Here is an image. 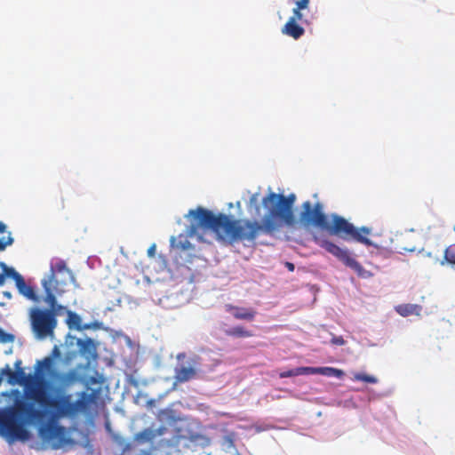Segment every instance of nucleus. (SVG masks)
<instances>
[{"instance_id": "obj_1", "label": "nucleus", "mask_w": 455, "mask_h": 455, "mask_svg": "<svg viewBox=\"0 0 455 455\" xmlns=\"http://www.w3.org/2000/svg\"><path fill=\"white\" fill-rule=\"evenodd\" d=\"M296 196L269 192L262 199L263 206L267 209V214L262 222L251 220H233L224 213L215 215L210 210L197 207L189 211L191 216L190 225L188 228L189 236L200 235V229H209L214 232L217 237L230 244L238 241H254L261 233L273 235L278 230L282 223L287 227H294L297 223L293 205Z\"/></svg>"}, {"instance_id": "obj_2", "label": "nucleus", "mask_w": 455, "mask_h": 455, "mask_svg": "<svg viewBox=\"0 0 455 455\" xmlns=\"http://www.w3.org/2000/svg\"><path fill=\"white\" fill-rule=\"evenodd\" d=\"M301 208L300 220L305 225L318 227L330 235L347 242L355 241L367 246L372 245V242L368 238V235L371 234V228L368 227L355 228L344 217L336 213L331 215V221L330 222L327 215L323 212L321 203H316L312 207V204L306 201L302 204Z\"/></svg>"}, {"instance_id": "obj_3", "label": "nucleus", "mask_w": 455, "mask_h": 455, "mask_svg": "<svg viewBox=\"0 0 455 455\" xmlns=\"http://www.w3.org/2000/svg\"><path fill=\"white\" fill-rule=\"evenodd\" d=\"M43 414L31 403L17 398L13 405L0 410V436L9 443L28 440L29 432L27 427L42 418Z\"/></svg>"}, {"instance_id": "obj_4", "label": "nucleus", "mask_w": 455, "mask_h": 455, "mask_svg": "<svg viewBox=\"0 0 455 455\" xmlns=\"http://www.w3.org/2000/svg\"><path fill=\"white\" fill-rule=\"evenodd\" d=\"M28 397L40 406L49 411L53 419H59L66 416H74L80 411L89 409L93 395L82 392L80 397L72 401V395L68 394H59L51 396L44 388L35 387L29 391Z\"/></svg>"}, {"instance_id": "obj_5", "label": "nucleus", "mask_w": 455, "mask_h": 455, "mask_svg": "<svg viewBox=\"0 0 455 455\" xmlns=\"http://www.w3.org/2000/svg\"><path fill=\"white\" fill-rule=\"evenodd\" d=\"M73 279L71 270L64 260L59 259L51 265L50 274L42 280V285L45 293L44 302L52 309L57 304L56 295L65 292L68 283Z\"/></svg>"}, {"instance_id": "obj_6", "label": "nucleus", "mask_w": 455, "mask_h": 455, "mask_svg": "<svg viewBox=\"0 0 455 455\" xmlns=\"http://www.w3.org/2000/svg\"><path fill=\"white\" fill-rule=\"evenodd\" d=\"M314 241L321 248L341 261L347 267L355 271L359 277L369 278L372 275L370 271L364 269L363 267L351 256L350 251L347 248L340 247L328 239L317 236L314 237Z\"/></svg>"}, {"instance_id": "obj_7", "label": "nucleus", "mask_w": 455, "mask_h": 455, "mask_svg": "<svg viewBox=\"0 0 455 455\" xmlns=\"http://www.w3.org/2000/svg\"><path fill=\"white\" fill-rule=\"evenodd\" d=\"M32 331L38 339L52 338L57 327L54 313L48 309L32 307L29 313Z\"/></svg>"}, {"instance_id": "obj_8", "label": "nucleus", "mask_w": 455, "mask_h": 455, "mask_svg": "<svg viewBox=\"0 0 455 455\" xmlns=\"http://www.w3.org/2000/svg\"><path fill=\"white\" fill-rule=\"evenodd\" d=\"M53 367V358L52 356L44 357L36 363V373L40 377L44 376V371H49L51 377L59 384L60 388H68L79 381L80 378L76 370H70L67 372L52 371Z\"/></svg>"}, {"instance_id": "obj_9", "label": "nucleus", "mask_w": 455, "mask_h": 455, "mask_svg": "<svg viewBox=\"0 0 455 455\" xmlns=\"http://www.w3.org/2000/svg\"><path fill=\"white\" fill-rule=\"evenodd\" d=\"M65 434V427L55 423H48L40 427L41 436L48 441L61 439Z\"/></svg>"}, {"instance_id": "obj_10", "label": "nucleus", "mask_w": 455, "mask_h": 455, "mask_svg": "<svg viewBox=\"0 0 455 455\" xmlns=\"http://www.w3.org/2000/svg\"><path fill=\"white\" fill-rule=\"evenodd\" d=\"M11 273L14 275V282L19 292L32 301H37L38 297L36 294L33 287L26 283L23 276L19 273Z\"/></svg>"}, {"instance_id": "obj_11", "label": "nucleus", "mask_w": 455, "mask_h": 455, "mask_svg": "<svg viewBox=\"0 0 455 455\" xmlns=\"http://www.w3.org/2000/svg\"><path fill=\"white\" fill-rule=\"evenodd\" d=\"M20 365V360L15 362V367L17 368L16 372L12 371L9 365H6L1 370V374L8 376V382L10 384L20 383L26 378L24 370Z\"/></svg>"}, {"instance_id": "obj_12", "label": "nucleus", "mask_w": 455, "mask_h": 455, "mask_svg": "<svg viewBox=\"0 0 455 455\" xmlns=\"http://www.w3.org/2000/svg\"><path fill=\"white\" fill-rule=\"evenodd\" d=\"M165 427H160L157 430L145 428L134 435V441L138 443H146L152 442L157 435H162L165 432Z\"/></svg>"}, {"instance_id": "obj_13", "label": "nucleus", "mask_w": 455, "mask_h": 455, "mask_svg": "<svg viewBox=\"0 0 455 455\" xmlns=\"http://www.w3.org/2000/svg\"><path fill=\"white\" fill-rule=\"evenodd\" d=\"M228 310L232 312L233 316L238 320L252 321L257 314L252 308L240 307L232 305L228 306Z\"/></svg>"}, {"instance_id": "obj_14", "label": "nucleus", "mask_w": 455, "mask_h": 455, "mask_svg": "<svg viewBox=\"0 0 455 455\" xmlns=\"http://www.w3.org/2000/svg\"><path fill=\"white\" fill-rule=\"evenodd\" d=\"M67 316L68 317L66 319V323L68 324L69 329L83 331L90 328L89 324H82V318L76 313L71 310H67Z\"/></svg>"}, {"instance_id": "obj_15", "label": "nucleus", "mask_w": 455, "mask_h": 455, "mask_svg": "<svg viewBox=\"0 0 455 455\" xmlns=\"http://www.w3.org/2000/svg\"><path fill=\"white\" fill-rule=\"evenodd\" d=\"M395 311L402 316L406 317L411 315H420L422 307L418 304H400L395 307Z\"/></svg>"}, {"instance_id": "obj_16", "label": "nucleus", "mask_w": 455, "mask_h": 455, "mask_svg": "<svg viewBox=\"0 0 455 455\" xmlns=\"http://www.w3.org/2000/svg\"><path fill=\"white\" fill-rule=\"evenodd\" d=\"M282 32L294 39H299L305 32L304 28L293 20H289L282 29Z\"/></svg>"}, {"instance_id": "obj_17", "label": "nucleus", "mask_w": 455, "mask_h": 455, "mask_svg": "<svg viewBox=\"0 0 455 455\" xmlns=\"http://www.w3.org/2000/svg\"><path fill=\"white\" fill-rule=\"evenodd\" d=\"M310 374H321L328 377L342 378L344 371L333 367H309Z\"/></svg>"}, {"instance_id": "obj_18", "label": "nucleus", "mask_w": 455, "mask_h": 455, "mask_svg": "<svg viewBox=\"0 0 455 455\" xmlns=\"http://www.w3.org/2000/svg\"><path fill=\"white\" fill-rule=\"evenodd\" d=\"M196 370L192 367H180L175 371V379L178 382H186L196 376Z\"/></svg>"}, {"instance_id": "obj_19", "label": "nucleus", "mask_w": 455, "mask_h": 455, "mask_svg": "<svg viewBox=\"0 0 455 455\" xmlns=\"http://www.w3.org/2000/svg\"><path fill=\"white\" fill-rule=\"evenodd\" d=\"M171 243L172 247L180 251H189L194 249L193 244L188 241L187 236L183 235H180L177 241L174 237H172L171 239Z\"/></svg>"}, {"instance_id": "obj_20", "label": "nucleus", "mask_w": 455, "mask_h": 455, "mask_svg": "<svg viewBox=\"0 0 455 455\" xmlns=\"http://www.w3.org/2000/svg\"><path fill=\"white\" fill-rule=\"evenodd\" d=\"M226 334L229 337H235V338H249L252 336V333L251 331L246 330L243 326H235L233 328H230L228 330H226Z\"/></svg>"}, {"instance_id": "obj_21", "label": "nucleus", "mask_w": 455, "mask_h": 455, "mask_svg": "<svg viewBox=\"0 0 455 455\" xmlns=\"http://www.w3.org/2000/svg\"><path fill=\"white\" fill-rule=\"evenodd\" d=\"M309 367H297L279 373L281 379L295 377L299 375H309Z\"/></svg>"}, {"instance_id": "obj_22", "label": "nucleus", "mask_w": 455, "mask_h": 455, "mask_svg": "<svg viewBox=\"0 0 455 455\" xmlns=\"http://www.w3.org/2000/svg\"><path fill=\"white\" fill-rule=\"evenodd\" d=\"M235 434L228 433L225 435L221 439V447L225 451H228L230 450H235Z\"/></svg>"}, {"instance_id": "obj_23", "label": "nucleus", "mask_w": 455, "mask_h": 455, "mask_svg": "<svg viewBox=\"0 0 455 455\" xmlns=\"http://www.w3.org/2000/svg\"><path fill=\"white\" fill-rule=\"evenodd\" d=\"M3 272L0 273V286H3L5 283V278L10 277L14 280V275L11 272L18 273L14 268L8 267L4 263H1Z\"/></svg>"}, {"instance_id": "obj_24", "label": "nucleus", "mask_w": 455, "mask_h": 455, "mask_svg": "<svg viewBox=\"0 0 455 455\" xmlns=\"http://www.w3.org/2000/svg\"><path fill=\"white\" fill-rule=\"evenodd\" d=\"M354 379L355 380L363 381V382L371 383V384H375L378 382V379L376 377L368 375L365 373H356V374H355Z\"/></svg>"}, {"instance_id": "obj_25", "label": "nucleus", "mask_w": 455, "mask_h": 455, "mask_svg": "<svg viewBox=\"0 0 455 455\" xmlns=\"http://www.w3.org/2000/svg\"><path fill=\"white\" fill-rule=\"evenodd\" d=\"M53 207L58 212L63 211L66 207L65 199L63 197L56 199V201L54 202Z\"/></svg>"}, {"instance_id": "obj_26", "label": "nucleus", "mask_w": 455, "mask_h": 455, "mask_svg": "<svg viewBox=\"0 0 455 455\" xmlns=\"http://www.w3.org/2000/svg\"><path fill=\"white\" fill-rule=\"evenodd\" d=\"M302 10L299 9L297 6L293 9V16L291 17L289 20H293L294 21L297 20H303V14L301 12Z\"/></svg>"}, {"instance_id": "obj_27", "label": "nucleus", "mask_w": 455, "mask_h": 455, "mask_svg": "<svg viewBox=\"0 0 455 455\" xmlns=\"http://www.w3.org/2000/svg\"><path fill=\"white\" fill-rule=\"evenodd\" d=\"M50 310L54 313V317L57 318L58 315H60L63 311L67 312L68 309L66 308V307L57 303L55 305V307H53L52 309H50Z\"/></svg>"}, {"instance_id": "obj_28", "label": "nucleus", "mask_w": 455, "mask_h": 455, "mask_svg": "<svg viewBox=\"0 0 455 455\" xmlns=\"http://www.w3.org/2000/svg\"><path fill=\"white\" fill-rule=\"evenodd\" d=\"M13 339L12 334L4 332L3 330L0 329V340L2 342H8L12 341Z\"/></svg>"}, {"instance_id": "obj_29", "label": "nucleus", "mask_w": 455, "mask_h": 455, "mask_svg": "<svg viewBox=\"0 0 455 455\" xmlns=\"http://www.w3.org/2000/svg\"><path fill=\"white\" fill-rule=\"evenodd\" d=\"M13 243V239L9 235L7 240L0 239V251H4L6 246L11 245Z\"/></svg>"}, {"instance_id": "obj_30", "label": "nucleus", "mask_w": 455, "mask_h": 455, "mask_svg": "<svg viewBox=\"0 0 455 455\" xmlns=\"http://www.w3.org/2000/svg\"><path fill=\"white\" fill-rule=\"evenodd\" d=\"M310 0H298L296 6L300 10H305L308 7Z\"/></svg>"}, {"instance_id": "obj_31", "label": "nucleus", "mask_w": 455, "mask_h": 455, "mask_svg": "<svg viewBox=\"0 0 455 455\" xmlns=\"http://www.w3.org/2000/svg\"><path fill=\"white\" fill-rule=\"evenodd\" d=\"M331 342L337 346H343L345 344V340L341 336H333Z\"/></svg>"}, {"instance_id": "obj_32", "label": "nucleus", "mask_w": 455, "mask_h": 455, "mask_svg": "<svg viewBox=\"0 0 455 455\" xmlns=\"http://www.w3.org/2000/svg\"><path fill=\"white\" fill-rule=\"evenodd\" d=\"M258 194H253L250 197V200H249V204L251 206V205H255L256 206V211L257 212H259V207L257 205V203H258Z\"/></svg>"}, {"instance_id": "obj_33", "label": "nucleus", "mask_w": 455, "mask_h": 455, "mask_svg": "<svg viewBox=\"0 0 455 455\" xmlns=\"http://www.w3.org/2000/svg\"><path fill=\"white\" fill-rule=\"evenodd\" d=\"M156 244H152L148 249V255L151 258L155 257L156 255Z\"/></svg>"}, {"instance_id": "obj_34", "label": "nucleus", "mask_w": 455, "mask_h": 455, "mask_svg": "<svg viewBox=\"0 0 455 455\" xmlns=\"http://www.w3.org/2000/svg\"><path fill=\"white\" fill-rule=\"evenodd\" d=\"M52 357H59L60 355V349L58 348V347L55 346L52 348Z\"/></svg>"}, {"instance_id": "obj_35", "label": "nucleus", "mask_w": 455, "mask_h": 455, "mask_svg": "<svg viewBox=\"0 0 455 455\" xmlns=\"http://www.w3.org/2000/svg\"><path fill=\"white\" fill-rule=\"evenodd\" d=\"M285 267L288 268L289 271L292 272L294 271V265L291 262H286Z\"/></svg>"}, {"instance_id": "obj_36", "label": "nucleus", "mask_w": 455, "mask_h": 455, "mask_svg": "<svg viewBox=\"0 0 455 455\" xmlns=\"http://www.w3.org/2000/svg\"><path fill=\"white\" fill-rule=\"evenodd\" d=\"M6 230V226L0 221V233H4Z\"/></svg>"}, {"instance_id": "obj_37", "label": "nucleus", "mask_w": 455, "mask_h": 455, "mask_svg": "<svg viewBox=\"0 0 455 455\" xmlns=\"http://www.w3.org/2000/svg\"><path fill=\"white\" fill-rule=\"evenodd\" d=\"M86 343H87V344H89V345H91V344H92V339H88V340L86 341Z\"/></svg>"}, {"instance_id": "obj_38", "label": "nucleus", "mask_w": 455, "mask_h": 455, "mask_svg": "<svg viewBox=\"0 0 455 455\" xmlns=\"http://www.w3.org/2000/svg\"><path fill=\"white\" fill-rule=\"evenodd\" d=\"M233 455H241V454L235 450V451L233 453Z\"/></svg>"}]
</instances>
